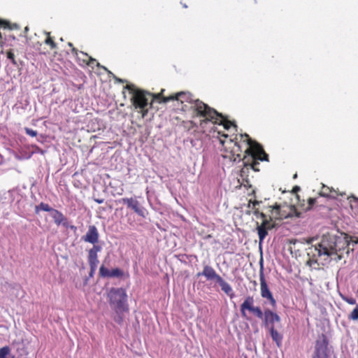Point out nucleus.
Listing matches in <instances>:
<instances>
[{
    "label": "nucleus",
    "mask_w": 358,
    "mask_h": 358,
    "mask_svg": "<svg viewBox=\"0 0 358 358\" xmlns=\"http://www.w3.org/2000/svg\"><path fill=\"white\" fill-rule=\"evenodd\" d=\"M192 108H194L199 115L205 117L201 121V127L204 123L211 121L215 124H223L226 129H229L232 125L236 127L231 121L224 119L222 113H218L216 110L199 99L194 101Z\"/></svg>",
    "instance_id": "nucleus-1"
},
{
    "label": "nucleus",
    "mask_w": 358,
    "mask_h": 358,
    "mask_svg": "<svg viewBox=\"0 0 358 358\" xmlns=\"http://www.w3.org/2000/svg\"><path fill=\"white\" fill-rule=\"evenodd\" d=\"M107 297L109 304L115 313H126L129 311L128 296L124 288H110L107 294Z\"/></svg>",
    "instance_id": "nucleus-2"
},
{
    "label": "nucleus",
    "mask_w": 358,
    "mask_h": 358,
    "mask_svg": "<svg viewBox=\"0 0 358 358\" xmlns=\"http://www.w3.org/2000/svg\"><path fill=\"white\" fill-rule=\"evenodd\" d=\"M243 136L247 138L246 140L248 141V144L249 145V148H248L247 152L251 156L252 160L250 166L254 171H259V169L257 167L259 163L257 160L268 161V156L264 152L263 148L259 143L252 141L246 134L242 135V137Z\"/></svg>",
    "instance_id": "nucleus-3"
},
{
    "label": "nucleus",
    "mask_w": 358,
    "mask_h": 358,
    "mask_svg": "<svg viewBox=\"0 0 358 358\" xmlns=\"http://www.w3.org/2000/svg\"><path fill=\"white\" fill-rule=\"evenodd\" d=\"M335 235H325L322 236L320 243L314 247V251L317 252L318 257L326 256L332 258L333 255L336 254L334 250Z\"/></svg>",
    "instance_id": "nucleus-4"
},
{
    "label": "nucleus",
    "mask_w": 358,
    "mask_h": 358,
    "mask_svg": "<svg viewBox=\"0 0 358 358\" xmlns=\"http://www.w3.org/2000/svg\"><path fill=\"white\" fill-rule=\"evenodd\" d=\"M126 88L132 94V100L136 108H145L149 103V98H153L149 92L137 89L134 85H127Z\"/></svg>",
    "instance_id": "nucleus-5"
},
{
    "label": "nucleus",
    "mask_w": 358,
    "mask_h": 358,
    "mask_svg": "<svg viewBox=\"0 0 358 358\" xmlns=\"http://www.w3.org/2000/svg\"><path fill=\"white\" fill-rule=\"evenodd\" d=\"M328 345V338L326 335L322 334L315 342L312 358H329Z\"/></svg>",
    "instance_id": "nucleus-6"
},
{
    "label": "nucleus",
    "mask_w": 358,
    "mask_h": 358,
    "mask_svg": "<svg viewBox=\"0 0 358 358\" xmlns=\"http://www.w3.org/2000/svg\"><path fill=\"white\" fill-rule=\"evenodd\" d=\"M254 299L252 296H247L243 303L241 305V313L243 317L246 318L247 315L245 310H249L259 319H262L264 313L259 306H254Z\"/></svg>",
    "instance_id": "nucleus-7"
},
{
    "label": "nucleus",
    "mask_w": 358,
    "mask_h": 358,
    "mask_svg": "<svg viewBox=\"0 0 358 358\" xmlns=\"http://www.w3.org/2000/svg\"><path fill=\"white\" fill-rule=\"evenodd\" d=\"M260 271H259V280H260V289H261V296L268 300L269 303L273 306H275L276 301L273 298L272 293L268 289L267 283L266 282L264 274V267L262 264V259L260 262Z\"/></svg>",
    "instance_id": "nucleus-8"
},
{
    "label": "nucleus",
    "mask_w": 358,
    "mask_h": 358,
    "mask_svg": "<svg viewBox=\"0 0 358 358\" xmlns=\"http://www.w3.org/2000/svg\"><path fill=\"white\" fill-rule=\"evenodd\" d=\"M120 202L126 204L127 208L134 210L138 216L145 218L148 215V212L145 207H143L140 202L134 198H122Z\"/></svg>",
    "instance_id": "nucleus-9"
},
{
    "label": "nucleus",
    "mask_w": 358,
    "mask_h": 358,
    "mask_svg": "<svg viewBox=\"0 0 358 358\" xmlns=\"http://www.w3.org/2000/svg\"><path fill=\"white\" fill-rule=\"evenodd\" d=\"M51 217L54 220L55 223L57 225H62L66 228L76 229L73 225H69L68 219L58 210L54 209L50 213Z\"/></svg>",
    "instance_id": "nucleus-10"
},
{
    "label": "nucleus",
    "mask_w": 358,
    "mask_h": 358,
    "mask_svg": "<svg viewBox=\"0 0 358 358\" xmlns=\"http://www.w3.org/2000/svg\"><path fill=\"white\" fill-rule=\"evenodd\" d=\"M99 234L96 227L94 225H90L88 227V230L85 236L82 237V240L85 242L90 243L96 245L99 241Z\"/></svg>",
    "instance_id": "nucleus-11"
},
{
    "label": "nucleus",
    "mask_w": 358,
    "mask_h": 358,
    "mask_svg": "<svg viewBox=\"0 0 358 358\" xmlns=\"http://www.w3.org/2000/svg\"><path fill=\"white\" fill-rule=\"evenodd\" d=\"M264 324L266 327L274 326V322H278L280 321V317L279 315L273 312L269 309H266L264 312Z\"/></svg>",
    "instance_id": "nucleus-12"
},
{
    "label": "nucleus",
    "mask_w": 358,
    "mask_h": 358,
    "mask_svg": "<svg viewBox=\"0 0 358 358\" xmlns=\"http://www.w3.org/2000/svg\"><path fill=\"white\" fill-rule=\"evenodd\" d=\"M334 250L336 254L344 250L349 245L348 237L346 235L335 236Z\"/></svg>",
    "instance_id": "nucleus-13"
},
{
    "label": "nucleus",
    "mask_w": 358,
    "mask_h": 358,
    "mask_svg": "<svg viewBox=\"0 0 358 358\" xmlns=\"http://www.w3.org/2000/svg\"><path fill=\"white\" fill-rule=\"evenodd\" d=\"M101 250V247L98 245H93L88 252V263L90 266H97L99 264L97 253Z\"/></svg>",
    "instance_id": "nucleus-14"
},
{
    "label": "nucleus",
    "mask_w": 358,
    "mask_h": 358,
    "mask_svg": "<svg viewBox=\"0 0 358 358\" xmlns=\"http://www.w3.org/2000/svg\"><path fill=\"white\" fill-rule=\"evenodd\" d=\"M198 275H203L207 280H215L217 282L222 277L219 275L214 268L208 265L203 266V271L199 273Z\"/></svg>",
    "instance_id": "nucleus-15"
},
{
    "label": "nucleus",
    "mask_w": 358,
    "mask_h": 358,
    "mask_svg": "<svg viewBox=\"0 0 358 358\" xmlns=\"http://www.w3.org/2000/svg\"><path fill=\"white\" fill-rule=\"evenodd\" d=\"M221 287V289L230 298L234 297V292L231 286L227 282L222 278L217 282Z\"/></svg>",
    "instance_id": "nucleus-16"
},
{
    "label": "nucleus",
    "mask_w": 358,
    "mask_h": 358,
    "mask_svg": "<svg viewBox=\"0 0 358 358\" xmlns=\"http://www.w3.org/2000/svg\"><path fill=\"white\" fill-rule=\"evenodd\" d=\"M173 99L180 100L182 103L184 101H188V102H192L191 95L189 94H186L182 92L177 94L176 97L169 96V97L164 98L162 101L164 103H166Z\"/></svg>",
    "instance_id": "nucleus-17"
},
{
    "label": "nucleus",
    "mask_w": 358,
    "mask_h": 358,
    "mask_svg": "<svg viewBox=\"0 0 358 358\" xmlns=\"http://www.w3.org/2000/svg\"><path fill=\"white\" fill-rule=\"evenodd\" d=\"M269 331L273 341L280 347L282 343V336L275 329L273 325L269 327Z\"/></svg>",
    "instance_id": "nucleus-18"
},
{
    "label": "nucleus",
    "mask_w": 358,
    "mask_h": 358,
    "mask_svg": "<svg viewBox=\"0 0 358 358\" xmlns=\"http://www.w3.org/2000/svg\"><path fill=\"white\" fill-rule=\"evenodd\" d=\"M0 358H16L10 352L8 346H4L0 348Z\"/></svg>",
    "instance_id": "nucleus-19"
},
{
    "label": "nucleus",
    "mask_w": 358,
    "mask_h": 358,
    "mask_svg": "<svg viewBox=\"0 0 358 358\" xmlns=\"http://www.w3.org/2000/svg\"><path fill=\"white\" fill-rule=\"evenodd\" d=\"M54 208H51L48 203L41 202L39 205L36 206L35 212L38 213L39 210H43L51 213Z\"/></svg>",
    "instance_id": "nucleus-20"
},
{
    "label": "nucleus",
    "mask_w": 358,
    "mask_h": 358,
    "mask_svg": "<svg viewBox=\"0 0 358 358\" xmlns=\"http://www.w3.org/2000/svg\"><path fill=\"white\" fill-rule=\"evenodd\" d=\"M259 239V246H261L262 243H263L264 238L268 234V229H263L262 227H257Z\"/></svg>",
    "instance_id": "nucleus-21"
},
{
    "label": "nucleus",
    "mask_w": 358,
    "mask_h": 358,
    "mask_svg": "<svg viewBox=\"0 0 358 358\" xmlns=\"http://www.w3.org/2000/svg\"><path fill=\"white\" fill-rule=\"evenodd\" d=\"M271 217H270L269 220L264 219L260 225H259L258 223H257V227H262L263 229H266L268 230L271 229L273 227V226L271 224Z\"/></svg>",
    "instance_id": "nucleus-22"
},
{
    "label": "nucleus",
    "mask_w": 358,
    "mask_h": 358,
    "mask_svg": "<svg viewBox=\"0 0 358 358\" xmlns=\"http://www.w3.org/2000/svg\"><path fill=\"white\" fill-rule=\"evenodd\" d=\"M110 274V278H121L123 276L124 273L121 269L116 268L111 270Z\"/></svg>",
    "instance_id": "nucleus-23"
},
{
    "label": "nucleus",
    "mask_w": 358,
    "mask_h": 358,
    "mask_svg": "<svg viewBox=\"0 0 358 358\" xmlns=\"http://www.w3.org/2000/svg\"><path fill=\"white\" fill-rule=\"evenodd\" d=\"M80 53L84 55L86 59H88V61L87 62V64L89 65V66H91L92 67H93V66L94 64H96V66H99L100 64L96 62V59H93L91 57H90L87 53H85L83 52H80Z\"/></svg>",
    "instance_id": "nucleus-24"
},
{
    "label": "nucleus",
    "mask_w": 358,
    "mask_h": 358,
    "mask_svg": "<svg viewBox=\"0 0 358 358\" xmlns=\"http://www.w3.org/2000/svg\"><path fill=\"white\" fill-rule=\"evenodd\" d=\"M110 271L103 265L99 268V274L102 278H110Z\"/></svg>",
    "instance_id": "nucleus-25"
},
{
    "label": "nucleus",
    "mask_w": 358,
    "mask_h": 358,
    "mask_svg": "<svg viewBox=\"0 0 358 358\" xmlns=\"http://www.w3.org/2000/svg\"><path fill=\"white\" fill-rule=\"evenodd\" d=\"M123 313H115L114 320L119 324H121L123 322Z\"/></svg>",
    "instance_id": "nucleus-26"
},
{
    "label": "nucleus",
    "mask_w": 358,
    "mask_h": 358,
    "mask_svg": "<svg viewBox=\"0 0 358 358\" xmlns=\"http://www.w3.org/2000/svg\"><path fill=\"white\" fill-rule=\"evenodd\" d=\"M48 37L45 39V43L49 45L51 49H55L57 47L56 43L52 41V39L49 36L50 33H47Z\"/></svg>",
    "instance_id": "nucleus-27"
},
{
    "label": "nucleus",
    "mask_w": 358,
    "mask_h": 358,
    "mask_svg": "<svg viewBox=\"0 0 358 358\" xmlns=\"http://www.w3.org/2000/svg\"><path fill=\"white\" fill-rule=\"evenodd\" d=\"M348 318L352 320H358V306H357L349 315Z\"/></svg>",
    "instance_id": "nucleus-28"
},
{
    "label": "nucleus",
    "mask_w": 358,
    "mask_h": 358,
    "mask_svg": "<svg viewBox=\"0 0 358 358\" xmlns=\"http://www.w3.org/2000/svg\"><path fill=\"white\" fill-rule=\"evenodd\" d=\"M341 296L342 299L343 301H345V302H347L348 303L351 304V305L356 304V300L354 298L348 297L344 295H341Z\"/></svg>",
    "instance_id": "nucleus-29"
},
{
    "label": "nucleus",
    "mask_w": 358,
    "mask_h": 358,
    "mask_svg": "<svg viewBox=\"0 0 358 358\" xmlns=\"http://www.w3.org/2000/svg\"><path fill=\"white\" fill-rule=\"evenodd\" d=\"M315 203H316V199L309 198L308 201V206L306 208V210H310L313 208V206L315 205Z\"/></svg>",
    "instance_id": "nucleus-30"
},
{
    "label": "nucleus",
    "mask_w": 358,
    "mask_h": 358,
    "mask_svg": "<svg viewBox=\"0 0 358 358\" xmlns=\"http://www.w3.org/2000/svg\"><path fill=\"white\" fill-rule=\"evenodd\" d=\"M24 130H25V133L30 136L34 137V136H37V131L35 130H33V129L27 128V127H26L24 129Z\"/></svg>",
    "instance_id": "nucleus-31"
},
{
    "label": "nucleus",
    "mask_w": 358,
    "mask_h": 358,
    "mask_svg": "<svg viewBox=\"0 0 358 358\" xmlns=\"http://www.w3.org/2000/svg\"><path fill=\"white\" fill-rule=\"evenodd\" d=\"M7 57H8V59H9L11 61V62L14 65L17 66V62L15 59V55H14V54L11 51H9L7 53Z\"/></svg>",
    "instance_id": "nucleus-32"
},
{
    "label": "nucleus",
    "mask_w": 358,
    "mask_h": 358,
    "mask_svg": "<svg viewBox=\"0 0 358 358\" xmlns=\"http://www.w3.org/2000/svg\"><path fill=\"white\" fill-rule=\"evenodd\" d=\"M299 241L296 239H292L289 241V250L292 252V249L295 248V245L299 243Z\"/></svg>",
    "instance_id": "nucleus-33"
},
{
    "label": "nucleus",
    "mask_w": 358,
    "mask_h": 358,
    "mask_svg": "<svg viewBox=\"0 0 358 358\" xmlns=\"http://www.w3.org/2000/svg\"><path fill=\"white\" fill-rule=\"evenodd\" d=\"M279 210H280V208L278 206H275L273 208V210L272 211L275 213V215L277 217V216H280V212H279Z\"/></svg>",
    "instance_id": "nucleus-34"
},
{
    "label": "nucleus",
    "mask_w": 358,
    "mask_h": 358,
    "mask_svg": "<svg viewBox=\"0 0 358 358\" xmlns=\"http://www.w3.org/2000/svg\"><path fill=\"white\" fill-rule=\"evenodd\" d=\"M90 266V276L92 277L96 271L97 266Z\"/></svg>",
    "instance_id": "nucleus-35"
},
{
    "label": "nucleus",
    "mask_w": 358,
    "mask_h": 358,
    "mask_svg": "<svg viewBox=\"0 0 358 358\" xmlns=\"http://www.w3.org/2000/svg\"><path fill=\"white\" fill-rule=\"evenodd\" d=\"M335 255V257L334 258L336 262L341 260L342 258H343V256L341 254H338V252H337V254H334L333 256Z\"/></svg>",
    "instance_id": "nucleus-36"
},
{
    "label": "nucleus",
    "mask_w": 358,
    "mask_h": 358,
    "mask_svg": "<svg viewBox=\"0 0 358 358\" xmlns=\"http://www.w3.org/2000/svg\"><path fill=\"white\" fill-rule=\"evenodd\" d=\"M68 45H69V47H71V48H72V52H73V53H74V54H76V55H77V54H78V50H77L75 48H73V44H72L71 43H70V42H69V43H68Z\"/></svg>",
    "instance_id": "nucleus-37"
},
{
    "label": "nucleus",
    "mask_w": 358,
    "mask_h": 358,
    "mask_svg": "<svg viewBox=\"0 0 358 358\" xmlns=\"http://www.w3.org/2000/svg\"><path fill=\"white\" fill-rule=\"evenodd\" d=\"M262 201H252V208H255L257 206L259 205Z\"/></svg>",
    "instance_id": "nucleus-38"
},
{
    "label": "nucleus",
    "mask_w": 358,
    "mask_h": 358,
    "mask_svg": "<svg viewBox=\"0 0 358 358\" xmlns=\"http://www.w3.org/2000/svg\"><path fill=\"white\" fill-rule=\"evenodd\" d=\"M253 209H254V212H253V213H254L257 217H259V213H260L261 212H259V210H258L257 208H253Z\"/></svg>",
    "instance_id": "nucleus-39"
},
{
    "label": "nucleus",
    "mask_w": 358,
    "mask_h": 358,
    "mask_svg": "<svg viewBox=\"0 0 358 358\" xmlns=\"http://www.w3.org/2000/svg\"><path fill=\"white\" fill-rule=\"evenodd\" d=\"M94 201L97 203H103L104 200L103 199H94Z\"/></svg>",
    "instance_id": "nucleus-40"
},
{
    "label": "nucleus",
    "mask_w": 358,
    "mask_h": 358,
    "mask_svg": "<svg viewBox=\"0 0 358 358\" xmlns=\"http://www.w3.org/2000/svg\"><path fill=\"white\" fill-rule=\"evenodd\" d=\"M259 216L261 218H262V219H263V220H264V219H267V218H266V215L264 213H260Z\"/></svg>",
    "instance_id": "nucleus-41"
},
{
    "label": "nucleus",
    "mask_w": 358,
    "mask_h": 358,
    "mask_svg": "<svg viewBox=\"0 0 358 358\" xmlns=\"http://www.w3.org/2000/svg\"><path fill=\"white\" fill-rule=\"evenodd\" d=\"M248 208L252 209V201L251 200L249 201V203L248 204Z\"/></svg>",
    "instance_id": "nucleus-42"
},
{
    "label": "nucleus",
    "mask_w": 358,
    "mask_h": 358,
    "mask_svg": "<svg viewBox=\"0 0 358 358\" xmlns=\"http://www.w3.org/2000/svg\"><path fill=\"white\" fill-rule=\"evenodd\" d=\"M293 190L295 192H297L298 191L300 190V187L299 186H296L294 187Z\"/></svg>",
    "instance_id": "nucleus-43"
},
{
    "label": "nucleus",
    "mask_w": 358,
    "mask_h": 358,
    "mask_svg": "<svg viewBox=\"0 0 358 358\" xmlns=\"http://www.w3.org/2000/svg\"><path fill=\"white\" fill-rule=\"evenodd\" d=\"M117 80H118V82H120V83H124V80H122V79L118 78V79H117Z\"/></svg>",
    "instance_id": "nucleus-44"
},
{
    "label": "nucleus",
    "mask_w": 358,
    "mask_h": 358,
    "mask_svg": "<svg viewBox=\"0 0 358 358\" xmlns=\"http://www.w3.org/2000/svg\"><path fill=\"white\" fill-rule=\"evenodd\" d=\"M296 177H297V174L296 173V174H294V178H296Z\"/></svg>",
    "instance_id": "nucleus-45"
},
{
    "label": "nucleus",
    "mask_w": 358,
    "mask_h": 358,
    "mask_svg": "<svg viewBox=\"0 0 358 358\" xmlns=\"http://www.w3.org/2000/svg\"><path fill=\"white\" fill-rule=\"evenodd\" d=\"M28 30H29L28 27H25V31H28Z\"/></svg>",
    "instance_id": "nucleus-46"
},
{
    "label": "nucleus",
    "mask_w": 358,
    "mask_h": 358,
    "mask_svg": "<svg viewBox=\"0 0 358 358\" xmlns=\"http://www.w3.org/2000/svg\"><path fill=\"white\" fill-rule=\"evenodd\" d=\"M321 194H322V195H324V196H325V195H326V194H325L324 192H322Z\"/></svg>",
    "instance_id": "nucleus-47"
},
{
    "label": "nucleus",
    "mask_w": 358,
    "mask_h": 358,
    "mask_svg": "<svg viewBox=\"0 0 358 358\" xmlns=\"http://www.w3.org/2000/svg\"><path fill=\"white\" fill-rule=\"evenodd\" d=\"M357 201H358V199H357Z\"/></svg>",
    "instance_id": "nucleus-48"
}]
</instances>
